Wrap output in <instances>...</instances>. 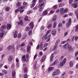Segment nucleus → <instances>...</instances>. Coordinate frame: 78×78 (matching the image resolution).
Masks as SVG:
<instances>
[{
    "instance_id": "f257e3e1",
    "label": "nucleus",
    "mask_w": 78,
    "mask_h": 78,
    "mask_svg": "<svg viewBox=\"0 0 78 78\" xmlns=\"http://www.w3.org/2000/svg\"><path fill=\"white\" fill-rule=\"evenodd\" d=\"M51 35H48L47 34H46L44 35V36H43L42 38V40L44 41L45 39L47 40V39H48L47 40V42H48L50 41V37Z\"/></svg>"
},
{
    "instance_id": "f03ea898",
    "label": "nucleus",
    "mask_w": 78,
    "mask_h": 78,
    "mask_svg": "<svg viewBox=\"0 0 78 78\" xmlns=\"http://www.w3.org/2000/svg\"><path fill=\"white\" fill-rule=\"evenodd\" d=\"M60 72V69H56L53 72L52 75V76H55V75H57L59 74Z\"/></svg>"
},
{
    "instance_id": "7ed1b4c3",
    "label": "nucleus",
    "mask_w": 78,
    "mask_h": 78,
    "mask_svg": "<svg viewBox=\"0 0 78 78\" xmlns=\"http://www.w3.org/2000/svg\"><path fill=\"white\" fill-rule=\"evenodd\" d=\"M71 23L72 19L71 18H69L68 20V22L66 24V27L67 28H69V27H70V26Z\"/></svg>"
},
{
    "instance_id": "20e7f679",
    "label": "nucleus",
    "mask_w": 78,
    "mask_h": 78,
    "mask_svg": "<svg viewBox=\"0 0 78 78\" xmlns=\"http://www.w3.org/2000/svg\"><path fill=\"white\" fill-rule=\"evenodd\" d=\"M66 60L67 59H66V58H64L63 59V61L60 63V66H63L65 64L66 62Z\"/></svg>"
},
{
    "instance_id": "39448f33",
    "label": "nucleus",
    "mask_w": 78,
    "mask_h": 78,
    "mask_svg": "<svg viewBox=\"0 0 78 78\" xmlns=\"http://www.w3.org/2000/svg\"><path fill=\"white\" fill-rule=\"evenodd\" d=\"M6 29V25H2L0 28V30L1 31H3L4 30H5Z\"/></svg>"
},
{
    "instance_id": "423d86ee",
    "label": "nucleus",
    "mask_w": 78,
    "mask_h": 78,
    "mask_svg": "<svg viewBox=\"0 0 78 78\" xmlns=\"http://www.w3.org/2000/svg\"><path fill=\"white\" fill-rule=\"evenodd\" d=\"M44 5H45V3H41L40 6V8L39 9V12H41L42 11V10H43V9H44V8L43 7H42L43 6H44Z\"/></svg>"
},
{
    "instance_id": "0eeeda50",
    "label": "nucleus",
    "mask_w": 78,
    "mask_h": 78,
    "mask_svg": "<svg viewBox=\"0 0 78 78\" xmlns=\"http://www.w3.org/2000/svg\"><path fill=\"white\" fill-rule=\"evenodd\" d=\"M29 26L30 27L31 29H33L34 27V23L33 22H31L29 24Z\"/></svg>"
},
{
    "instance_id": "6e6552de",
    "label": "nucleus",
    "mask_w": 78,
    "mask_h": 78,
    "mask_svg": "<svg viewBox=\"0 0 78 78\" xmlns=\"http://www.w3.org/2000/svg\"><path fill=\"white\" fill-rule=\"evenodd\" d=\"M6 28L8 30H10L11 28V25L10 23H8L7 24V25L6 26Z\"/></svg>"
},
{
    "instance_id": "1a4fd4ad",
    "label": "nucleus",
    "mask_w": 78,
    "mask_h": 78,
    "mask_svg": "<svg viewBox=\"0 0 78 78\" xmlns=\"http://www.w3.org/2000/svg\"><path fill=\"white\" fill-rule=\"evenodd\" d=\"M71 6L72 7H73L74 8H77V7H78V5L77 3H72L71 5Z\"/></svg>"
},
{
    "instance_id": "9d476101",
    "label": "nucleus",
    "mask_w": 78,
    "mask_h": 78,
    "mask_svg": "<svg viewBox=\"0 0 78 78\" xmlns=\"http://www.w3.org/2000/svg\"><path fill=\"white\" fill-rule=\"evenodd\" d=\"M69 51H73L74 50V49L73 48L72 46H69V47L67 49Z\"/></svg>"
},
{
    "instance_id": "9b49d317",
    "label": "nucleus",
    "mask_w": 78,
    "mask_h": 78,
    "mask_svg": "<svg viewBox=\"0 0 78 78\" xmlns=\"http://www.w3.org/2000/svg\"><path fill=\"white\" fill-rule=\"evenodd\" d=\"M69 47V44L68 43H66L65 45H64L63 47L64 49L67 50Z\"/></svg>"
},
{
    "instance_id": "f8f14e48",
    "label": "nucleus",
    "mask_w": 78,
    "mask_h": 78,
    "mask_svg": "<svg viewBox=\"0 0 78 78\" xmlns=\"http://www.w3.org/2000/svg\"><path fill=\"white\" fill-rule=\"evenodd\" d=\"M42 14L43 16H45L46 15H47V14H48V10L46 9L42 13Z\"/></svg>"
},
{
    "instance_id": "ddd939ff",
    "label": "nucleus",
    "mask_w": 78,
    "mask_h": 78,
    "mask_svg": "<svg viewBox=\"0 0 78 78\" xmlns=\"http://www.w3.org/2000/svg\"><path fill=\"white\" fill-rule=\"evenodd\" d=\"M47 57H46V55H44L42 58L41 60V62H44V61H45V59H46Z\"/></svg>"
},
{
    "instance_id": "4468645a",
    "label": "nucleus",
    "mask_w": 78,
    "mask_h": 78,
    "mask_svg": "<svg viewBox=\"0 0 78 78\" xmlns=\"http://www.w3.org/2000/svg\"><path fill=\"white\" fill-rule=\"evenodd\" d=\"M18 25H21L22 26L23 25V21L22 20H20L18 22Z\"/></svg>"
},
{
    "instance_id": "2eb2a0df",
    "label": "nucleus",
    "mask_w": 78,
    "mask_h": 78,
    "mask_svg": "<svg viewBox=\"0 0 78 78\" xmlns=\"http://www.w3.org/2000/svg\"><path fill=\"white\" fill-rule=\"evenodd\" d=\"M13 59V57L11 55H10L8 58V61L11 62Z\"/></svg>"
},
{
    "instance_id": "dca6fc26",
    "label": "nucleus",
    "mask_w": 78,
    "mask_h": 78,
    "mask_svg": "<svg viewBox=\"0 0 78 78\" xmlns=\"http://www.w3.org/2000/svg\"><path fill=\"white\" fill-rule=\"evenodd\" d=\"M22 58L23 61H26V62H28V60H26V58H25V55H24L23 56Z\"/></svg>"
},
{
    "instance_id": "f3484780",
    "label": "nucleus",
    "mask_w": 78,
    "mask_h": 78,
    "mask_svg": "<svg viewBox=\"0 0 78 78\" xmlns=\"http://www.w3.org/2000/svg\"><path fill=\"white\" fill-rule=\"evenodd\" d=\"M56 30H53L52 31V34L53 36H55V34H56Z\"/></svg>"
},
{
    "instance_id": "a211bd4d",
    "label": "nucleus",
    "mask_w": 78,
    "mask_h": 78,
    "mask_svg": "<svg viewBox=\"0 0 78 78\" xmlns=\"http://www.w3.org/2000/svg\"><path fill=\"white\" fill-rule=\"evenodd\" d=\"M30 48H31V47L29 45H28L27 47V52H30Z\"/></svg>"
},
{
    "instance_id": "6ab92c4d",
    "label": "nucleus",
    "mask_w": 78,
    "mask_h": 78,
    "mask_svg": "<svg viewBox=\"0 0 78 78\" xmlns=\"http://www.w3.org/2000/svg\"><path fill=\"white\" fill-rule=\"evenodd\" d=\"M73 62L72 61H70L69 63V65L70 67H73Z\"/></svg>"
},
{
    "instance_id": "aec40b11",
    "label": "nucleus",
    "mask_w": 78,
    "mask_h": 78,
    "mask_svg": "<svg viewBox=\"0 0 78 78\" xmlns=\"http://www.w3.org/2000/svg\"><path fill=\"white\" fill-rule=\"evenodd\" d=\"M53 58H54V54L52 53L50 57L51 61H52V60H53Z\"/></svg>"
},
{
    "instance_id": "412c9836",
    "label": "nucleus",
    "mask_w": 78,
    "mask_h": 78,
    "mask_svg": "<svg viewBox=\"0 0 78 78\" xmlns=\"http://www.w3.org/2000/svg\"><path fill=\"white\" fill-rule=\"evenodd\" d=\"M40 47L41 49H42L43 48V42H41L40 44Z\"/></svg>"
},
{
    "instance_id": "4be33fe9",
    "label": "nucleus",
    "mask_w": 78,
    "mask_h": 78,
    "mask_svg": "<svg viewBox=\"0 0 78 78\" xmlns=\"http://www.w3.org/2000/svg\"><path fill=\"white\" fill-rule=\"evenodd\" d=\"M57 48H58V45L55 44V45L53 48V50L54 51H55V50H56Z\"/></svg>"
},
{
    "instance_id": "5701e85b",
    "label": "nucleus",
    "mask_w": 78,
    "mask_h": 78,
    "mask_svg": "<svg viewBox=\"0 0 78 78\" xmlns=\"http://www.w3.org/2000/svg\"><path fill=\"white\" fill-rule=\"evenodd\" d=\"M54 69V67H50L48 69V71H51V70H53Z\"/></svg>"
},
{
    "instance_id": "b1692460",
    "label": "nucleus",
    "mask_w": 78,
    "mask_h": 78,
    "mask_svg": "<svg viewBox=\"0 0 78 78\" xmlns=\"http://www.w3.org/2000/svg\"><path fill=\"white\" fill-rule=\"evenodd\" d=\"M2 72L3 74H7V71L5 69H3L2 71Z\"/></svg>"
},
{
    "instance_id": "393cba45",
    "label": "nucleus",
    "mask_w": 78,
    "mask_h": 78,
    "mask_svg": "<svg viewBox=\"0 0 78 78\" xmlns=\"http://www.w3.org/2000/svg\"><path fill=\"white\" fill-rule=\"evenodd\" d=\"M3 36H4V33H0V38H2Z\"/></svg>"
},
{
    "instance_id": "a878e982",
    "label": "nucleus",
    "mask_w": 78,
    "mask_h": 78,
    "mask_svg": "<svg viewBox=\"0 0 78 78\" xmlns=\"http://www.w3.org/2000/svg\"><path fill=\"white\" fill-rule=\"evenodd\" d=\"M75 31L77 32L78 31V25H76L75 27Z\"/></svg>"
},
{
    "instance_id": "bb28decb",
    "label": "nucleus",
    "mask_w": 78,
    "mask_h": 78,
    "mask_svg": "<svg viewBox=\"0 0 78 78\" xmlns=\"http://www.w3.org/2000/svg\"><path fill=\"white\" fill-rule=\"evenodd\" d=\"M30 28L29 27H27L25 28V30L26 31H28L30 30Z\"/></svg>"
},
{
    "instance_id": "cd10ccee",
    "label": "nucleus",
    "mask_w": 78,
    "mask_h": 78,
    "mask_svg": "<svg viewBox=\"0 0 78 78\" xmlns=\"http://www.w3.org/2000/svg\"><path fill=\"white\" fill-rule=\"evenodd\" d=\"M28 4V3L26 2H24L23 3V6H27V5Z\"/></svg>"
},
{
    "instance_id": "c85d7f7f",
    "label": "nucleus",
    "mask_w": 78,
    "mask_h": 78,
    "mask_svg": "<svg viewBox=\"0 0 78 78\" xmlns=\"http://www.w3.org/2000/svg\"><path fill=\"white\" fill-rule=\"evenodd\" d=\"M22 37V34L21 33H19L18 34V38L19 39H20Z\"/></svg>"
},
{
    "instance_id": "c756f323",
    "label": "nucleus",
    "mask_w": 78,
    "mask_h": 78,
    "mask_svg": "<svg viewBox=\"0 0 78 78\" xmlns=\"http://www.w3.org/2000/svg\"><path fill=\"white\" fill-rule=\"evenodd\" d=\"M16 5L18 7H19L20 6V2H18L16 4Z\"/></svg>"
},
{
    "instance_id": "7c9ffc66",
    "label": "nucleus",
    "mask_w": 78,
    "mask_h": 78,
    "mask_svg": "<svg viewBox=\"0 0 78 78\" xmlns=\"http://www.w3.org/2000/svg\"><path fill=\"white\" fill-rule=\"evenodd\" d=\"M12 48V47L10 45L7 48V49L8 50H10Z\"/></svg>"
},
{
    "instance_id": "2f4dec72",
    "label": "nucleus",
    "mask_w": 78,
    "mask_h": 78,
    "mask_svg": "<svg viewBox=\"0 0 78 78\" xmlns=\"http://www.w3.org/2000/svg\"><path fill=\"white\" fill-rule=\"evenodd\" d=\"M57 63V61H55L52 64V66H55V65H56V63Z\"/></svg>"
},
{
    "instance_id": "473e14b6",
    "label": "nucleus",
    "mask_w": 78,
    "mask_h": 78,
    "mask_svg": "<svg viewBox=\"0 0 78 78\" xmlns=\"http://www.w3.org/2000/svg\"><path fill=\"white\" fill-rule=\"evenodd\" d=\"M58 8V6L57 5H55L53 6V9H56Z\"/></svg>"
},
{
    "instance_id": "72a5a7b5",
    "label": "nucleus",
    "mask_w": 78,
    "mask_h": 78,
    "mask_svg": "<svg viewBox=\"0 0 78 78\" xmlns=\"http://www.w3.org/2000/svg\"><path fill=\"white\" fill-rule=\"evenodd\" d=\"M24 20L25 21L28 20V16H26L24 18Z\"/></svg>"
},
{
    "instance_id": "f704fd0d",
    "label": "nucleus",
    "mask_w": 78,
    "mask_h": 78,
    "mask_svg": "<svg viewBox=\"0 0 78 78\" xmlns=\"http://www.w3.org/2000/svg\"><path fill=\"white\" fill-rule=\"evenodd\" d=\"M25 9V6H21L19 8V9H20V10H21V9Z\"/></svg>"
},
{
    "instance_id": "c9c22d12",
    "label": "nucleus",
    "mask_w": 78,
    "mask_h": 78,
    "mask_svg": "<svg viewBox=\"0 0 78 78\" xmlns=\"http://www.w3.org/2000/svg\"><path fill=\"white\" fill-rule=\"evenodd\" d=\"M56 22H54L53 25V28H55L56 27Z\"/></svg>"
},
{
    "instance_id": "e433bc0d",
    "label": "nucleus",
    "mask_w": 78,
    "mask_h": 78,
    "mask_svg": "<svg viewBox=\"0 0 78 78\" xmlns=\"http://www.w3.org/2000/svg\"><path fill=\"white\" fill-rule=\"evenodd\" d=\"M52 27V25L51 24H49V25L47 27V28L48 29H49V28H50Z\"/></svg>"
},
{
    "instance_id": "4c0bfd02",
    "label": "nucleus",
    "mask_w": 78,
    "mask_h": 78,
    "mask_svg": "<svg viewBox=\"0 0 78 78\" xmlns=\"http://www.w3.org/2000/svg\"><path fill=\"white\" fill-rule=\"evenodd\" d=\"M27 71H28V70H27V68H25L24 70V73H27Z\"/></svg>"
},
{
    "instance_id": "58836bf2",
    "label": "nucleus",
    "mask_w": 78,
    "mask_h": 78,
    "mask_svg": "<svg viewBox=\"0 0 78 78\" xmlns=\"http://www.w3.org/2000/svg\"><path fill=\"white\" fill-rule=\"evenodd\" d=\"M37 64V62H35V64H34L33 66V67L34 69H36V64Z\"/></svg>"
},
{
    "instance_id": "ea45409f",
    "label": "nucleus",
    "mask_w": 78,
    "mask_h": 78,
    "mask_svg": "<svg viewBox=\"0 0 78 78\" xmlns=\"http://www.w3.org/2000/svg\"><path fill=\"white\" fill-rule=\"evenodd\" d=\"M68 11V9H65L64 10H63V13H65V12H67Z\"/></svg>"
},
{
    "instance_id": "a19ab883",
    "label": "nucleus",
    "mask_w": 78,
    "mask_h": 78,
    "mask_svg": "<svg viewBox=\"0 0 78 78\" xmlns=\"http://www.w3.org/2000/svg\"><path fill=\"white\" fill-rule=\"evenodd\" d=\"M64 6V4L62 3L58 5V7H62Z\"/></svg>"
},
{
    "instance_id": "79ce46f5",
    "label": "nucleus",
    "mask_w": 78,
    "mask_h": 78,
    "mask_svg": "<svg viewBox=\"0 0 78 78\" xmlns=\"http://www.w3.org/2000/svg\"><path fill=\"white\" fill-rule=\"evenodd\" d=\"M64 11V8H61L60 9V12H63Z\"/></svg>"
},
{
    "instance_id": "37998d69",
    "label": "nucleus",
    "mask_w": 78,
    "mask_h": 78,
    "mask_svg": "<svg viewBox=\"0 0 78 78\" xmlns=\"http://www.w3.org/2000/svg\"><path fill=\"white\" fill-rule=\"evenodd\" d=\"M20 45L19 44H18L16 47L17 50H19V49H20Z\"/></svg>"
},
{
    "instance_id": "c03bdc74",
    "label": "nucleus",
    "mask_w": 78,
    "mask_h": 78,
    "mask_svg": "<svg viewBox=\"0 0 78 78\" xmlns=\"http://www.w3.org/2000/svg\"><path fill=\"white\" fill-rule=\"evenodd\" d=\"M12 76H15L16 75V72L15 71H13L12 73Z\"/></svg>"
},
{
    "instance_id": "a18cd8bd",
    "label": "nucleus",
    "mask_w": 78,
    "mask_h": 78,
    "mask_svg": "<svg viewBox=\"0 0 78 78\" xmlns=\"http://www.w3.org/2000/svg\"><path fill=\"white\" fill-rule=\"evenodd\" d=\"M19 11L20 12V9H17L15 10V13H17V12H19Z\"/></svg>"
},
{
    "instance_id": "49530a36",
    "label": "nucleus",
    "mask_w": 78,
    "mask_h": 78,
    "mask_svg": "<svg viewBox=\"0 0 78 78\" xmlns=\"http://www.w3.org/2000/svg\"><path fill=\"white\" fill-rule=\"evenodd\" d=\"M31 12H33V11L32 10H29L27 12V14H30V13H31Z\"/></svg>"
},
{
    "instance_id": "de8ad7c7",
    "label": "nucleus",
    "mask_w": 78,
    "mask_h": 78,
    "mask_svg": "<svg viewBox=\"0 0 78 78\" xmlns=\"http://www.w3.org/2000/svg\"><path fill=\"white\" fill-rule=\"evenodd\" d=\"M12 50L13 51H15V47L14 46L12 47Z\"/></svg>"
},
{
    "instance_id": "09e8293b",
    "label": "nucleus",
    "mask_w": 78,
    "mask_h": 78,
    "mask_svg": "<svg viewBox=\"0 0 78 78\" xmlns=\"http://www.w3.org/2000/svg\"><path fill=\"white\" fill-rule=\"evenodd\" d=\"M31 34H32V31L30 30L28 33V35L29 36H31Z\"/></svg>"
},
{
    "instance_id": "8fccbe9b",
    "label": "nucleus",
    "mask_w": 78,
    "mask_h": 78,
    "mask_svg": "<svg viewBox=\"0 0 78 78\" xmlns=\"http://www.w3.org/2000/svg\"><path fill=\"white\" fill-rule=\"evenodd\" d=\"M34 6H35V4H32L30 6V8H33L34 7Z\"/></svg>"
},
{
    "instance_id": "3c124183",
    "label": "nucleus",
    "mask_w": 78,
    "mask_h": 78,
    "mask_svg": "<svg viewBox=\"0 0 78 78\" xmlns=\"http://www.w3.org/2000/svg\"><path fill=\"white\" fill-rule=\"evenodd\" d=\"M37 9V5H36L33 8L34 10H36Z\"/></svg>"
},
{
    "instance_id": "603ef678",
    "label": "nucleus",
    "mask_w": 78,
    "mask_h": 78,
    "mask_svg": "<svg viewBox=\"0 0 78 78\" xmlns=\"http://www.w3.org/2000/svg\"><path fill=\"white\" fill-rule=\"evenodd\" d=\"M5 9L6 11H8L9 10V8L8 7H6Z\"/></svg>"
},
{
    "instance_id": "864d4df0",
    "label": "nucleus",
    "mask_w": 78,
    "mask_h": 78,
    "mask_svg": "<svg viewBox=\"0 0 78 78\" xmlns=\"http://www.w3.org/2000/svg\"><path fill=\"white\" fill-rule=\"evenodd\" d=\"M26 37H27V35H26V34L24 35V36L23 37L22 39H25L26 38Z\"/></svg>"
},
{
    "instance_id": "5fc2aeb1",
    "label": "nucleus",
    "mask_w": 78,
    "mask_h": 78,
    "mask_svg": "<svg viewBox=\"0 0 78 78\" xmlns=\"http://www.w3.org/2000/svg\"><path fill=\"white\" fill-rule=\"evenodd\" d=\"M75 14L76 16L78 15V9L75 11Z\"/></svg>"
},
{
    "instance_id": "6e6d98bb",
    "label": "nucleus",
    "mask_w": 78,
    "mask_h": 78,
    "mask_svg": "<svg viewBox=\"0 0 78 78\" xmlns=\"http://www.w3.org/2000/svg\"><path fill=\"white\" fill-rule=\"evenodd\" d=\"M56 20V17L54 16L52 18V20L54 21H55Z\"/></svg>"
},
{
    "instance_id": "4d7b16f0",
    "label": "nucleus",
    "mask_w": 78,
    "mask_h": 78,
    "mask_svg": "<svg viewBox=\"0 0 78 78\" xmlns=\"http://www.w3.org/2000/svg\"><path fill=\"white\" fill-rule=\"evenodd\" d=\"M68 35V32L67 31L65 33H64V36H66L67 35Z\"/></svg>"
},
{
    "instance_id": "13d9d810",
    "label": "nucleus",
    "mask_w": 78,
    "mask_h": 78,
    "mask_svg": "<svg viewBox=\"0 0 78 78\" xmlns=\"http://www.w3.org/2000/svg\"><path fill=\"white\" fill-rule=\"evenodd\" d=\"M48 45V43H46L44 45V47H47V45Z\"/></svg>"
},
{
    "instance_id": "bf43d9fd",
    "label": "nucleus",
    "mask_w": 78,
    "mask_h": 78,
    "mask_svg": "<svg viewBox=\"0 0 78 78\" xmlns=\"http://www.w3.org/2000/svg\"><path fill=\"white\" fill-rule=\"evenodd\" d=\"M14 38H16L17 37V34H14L13 36Z\"/></svg>"
},
{
    "instance_id": "052dcab7",
    "label": "nucleus",
    "mask_w": 78,
    "mask_h": 78,
    "mask_svg": "<svg viewBox=\"0 0 78 78\" xmlns=\"http://www.w3.org/2000/svg\"><path fill=\"white\" fill-rule=\"evenodd\" d=\"M73 15V13L72 12H70L68 14V16H72Z\"/></svg>"
},
{
    "instance_id": "680f3d73",
    "label": "nucleus",
    "mask_w": 78,
    "mask_h": 78,
    "mask_svg": "<svg viewBox=\"0 0 78 78\" xmlns=\"http://www.w3.org/2000/svg\"><path fill=\"white\" fill-rule=\"evenodd\" d=\"M72 2H73V0H69V4H71V3H72Z\"/></svg>"
},
{
    "instance_id": "e2e57ef3",
    "label": "nucleus",
    "mask_w": 78,
    "mask_h": 78,
    "mask_svg": "<svg viewBox=\"0 0 78 78\" xmlns=\"http://www.w3.org/2000/svg\"><path fill=\"white\" fill-rule=\"evenodd\" d=\"M25 43H23L21 44L20 45L21 47H23V46H24V45H25Z\"/></svg>"
},
{
    "instance_id": "0e129e2a",
    "label": "nucleus",
    "mask_w": 78,
    "mask_h": 78,
    "mask_svg": "<svg viewBox=\"0 0 78 78\" xmlns=\"http://www.w3.org/2000/svg\"><path fill=\"white\" fill-rule=\"evenodd\" d=\"M24 78H27L28 77L27 76V74H25L24 76Z\"/></svg>"
},
{
    "instance_id": "69168bd1",
    "label": "nucleus",
    "mask_w": 78,
    "mask_h": 78,
    "mask_svg": "<svg viewBox=\"0 0 78 78\" xmlns=\"http://www.w3.org/2000/svg\"><path fill=\"white\" fill-rule=\"evenodd\" d=\"M58 27H62V23H59L58 24Z\"/></svg>"
},
{
    "instance_id": "338daca9",
    "label": "nucleus",
    "mask_w": 78,
    "mask_h": 78,
    "mask_svg": "<svg viewBox=\"0 0 78 78\" xmlns=\"http://www.w3.org/2000/svg\"><path fill=\"white\" fill-rule=\"evenodd\" d=\"M40 47V44H38L36 48V49H39Z\"/></svg>"
},
{
    "instance_id": "774afa93",
    "label": "nucleus",
    "mask_w": 78,
    "mask_h": 78,
    "mask_svg": "<svg viewBox=\"0 0 78 78\" xmlns=\"http://www.w3.org/2000/svg\"><path fill=\"white\" fill-rule=\"evenodd\" d=\"M78 55V51H77L75 53V56H76L77 55Z\"/></svg>"
}]
</instances>
